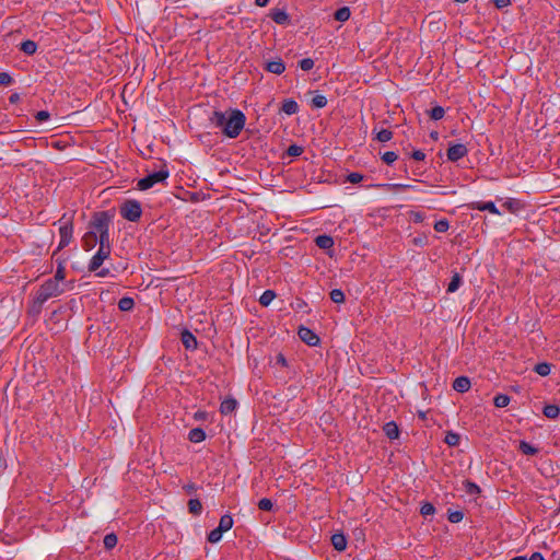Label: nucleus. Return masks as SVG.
Returning <instances> with one entry per match:
<instances>
[{"instance_id": "obj_1", "label": "nucleus", "mask_w": 560, "mask_h": 560, "mask_svg": "<svg viewBox=\"0 0 560 560\" xmlns=\"http://www.w3.org/2000/svg\"><path fill=\"white\" fill-rule=\"evenodd\" d=\"M211 125L221 129L222 133L231 139L238 137L246 121L244 113L240 109L226 112L214 110L209 117Z\"/></svg>"}, {"instance_id": "obj_2", "label": "nucleus", "mask_w": 560, "mask_h": 560, "mask_svg": "<svg viewBox=\"0 0 560 560\" xmlns=\"http://www.w3.org/2000/svg\"><path fill=\"white\" fill-rule=\"evenodd\" d=\"M63 292L65 289L62 284L57 283L55 280L47 279L36 291L33 302L30 305L28 313L34 316L38 315L42 312L43 305L46 301L51 298H57Z\"/></svg>"}, {"instance_id": "obj_3", "label": "nucleus", "mask_w": 560, "mask_h": 560, "mask_svg": "<svg viewBox=\"0 0 560 560\" xmlns=\"http://www.w3.org/2000/svg\"><path fill=\"white\" fill-rule=\"evenodd\" d=\"M113 215L107 211L95 212L91 220V226H94L97 236L98 248L110 252L109 224Z\"/></svg>"}, {"instance_id": "obj_4", "label": "nucleus", "mask_w": 560, "mask_h": 560, "mask_svg": "<svg viewBox=\"0 0 560 560\" xmlns=\"http://www.w3.org/2000/svg\"><path fill=\"white\" fill-rule=\"evenodd\" d=\"M120 215L130 222H138L142 215V207L138 200L128 199L119 208Z\"/></svg>"}, {"instance_id": "obj_5", "label": "nucleus", "mask_w": 560, "mask_h": 560, "mask_svg": "<svg viewBox=\"0 0 560 560\" xmlns=\"http://www.w3.org/2000/svg\"><path fill=\"white\" fill-rule=\"evenodd\" d=\"M170 176V172L167 167L164 165L158 172H153L145 177L138 180L137 187L140 190H148L152 188L155 184L165 182Z\"/></svg>"}, {"instance_id": "obj_6", "label": "nucleus", "mask_w": 560, "mask_h": 560, "mask_svg": "<svg viewBox=\"0 0 560 560\" xmlns=\"http://www.w3.org/2000/svg\"><path fill=\"white\" fill-rule=\"evenodd\" d=\"M59 234H60V242L58 245V249H62L63 247L68 246L70 242L72 241V234H73V223L72 218H68L66 214L61 217L59 220Z\"/></svg>"}, {"instance_id": "obj_7", "label": "nucleus", "mask_w": 560, "mask_h": 560, "mask_svg": "<svg viewBox=\"0 0 560 560\" xmlns=\"http://www.w3.org/2000/svg\"><path fill=\"white\" fill-rule=\"evenodd\" d=\"M298 335L300 339L305 342L307 346L316 347L319 345V337L308 327L300 326L298 330Z\"/></svg>"}, {"instance_id": "obj_8", "label": "nucleus", "mask_w": 560, "mask_h": 560, "mask_svg": "<svg viewBox=\"0 0 560 560\" xmlns=\"http://www.w3.org/2000/svg\"><path fill=\"white\" fill-rule=\"evenodd\" d=\"M467 154H468V149L466 148L465 144H462V143L451 144L450 148L447 149V153H446L447 159L451 162H457L460 159L465 158Z\"/></svg>"}, {"instance_id": "obj_9", "label": "nucleus", "mask_w": 560, "mask_h": 560, "mask_svg": "<svg viewBox=\"0 0 560 560\" xmlns=\"http://www.w3.org/2000/svg\"><path fill=\"white\" fill-rule=\"evenodd\" d=\"M110 255V252H106L103 248H98L96 254L92 257L89 264V271H97L105 259Z\"/></svg>"}, {"instance_id": "obj_10", "label": "nucleus", "mask_w": 560, "mask_h": 560, "mask_svg": "<svg viewBox=\"0 0 560 560\" xmlns=\"http://www.w3.org/2000/svg\"><path fill=\"white\" fill-rule=\"evenodd\" d=\"M82 246L85 250L93 249L97 244V236L94 226L90 225V230L82 237Z\"/></svg>"}, {"instance_id": "obj_11", "label": "nucleus", "mask_w": 560, "mask_h": 560, "mask_svg": "<svg viewBox=\"0 0 560 560\" xmlns=\"http://www.w3.org/2000/svg\"><path fill=\"white\" fill-rule=\"evenodd\" d=\"M269 16L272 19L275 23L280 25H285L290 22V16L283 9H272Z\"/></svg>"}, {"instance_id": "obj_12", "label": "nucleus", "mask_w": 560, "mask_h": 560, "mask_svg": "<svg viewBox=\"0 0 560 560\" xmlns=\"http://www.w3.org/2000/svg\"><path fill=\"white\" fill-rule=\"evenodd\" d=\"M471 209L480 210V211H489L493 214H501L499 209L495 207L494 202L492 201H477L471 203Z\"/></svg>"}, {"instance_id": "obj_13", "label": "nucleus", "mask_w": 560, "mask_h": 560, "mask_svg": "<svg viewBox=\"0 0 560 560\" xmlns=\"http://www.w3.org/2000/svg\"><path fill=\"white\" fill-rule=\"evenodd\" d=\"M180 340L187 350H195L197 348L196 337L187 329L183 330Z\"/></svg>"}, {"instance_id": "obj_14", "label": "nucleus", "mask_w": 560, "mask_h": 560, "mask_svg": "<svg viewBox=\"0 0 560 560\" xmlns=\"http://www.w3.org/2000/svg\"><path fill=\"white\" fill-rule=\"evenodd\" d=\"M470 385V380L467 376H458L453 382V388L458 393L467 392Z\"/></svg>"}, {"instance_id": "obj_15", "label": "nucleus", "mask_w": 560, "mask_h": 560, "mask_svg": "<svg viewBox=\"0 0 560 560\" xmlns=\"http://www.w3.org/2000/svg\"><path fill=\"white\" fill-rule=\"evenodd\" d=\"M265 69L275 74H282L285 70V65L281 59L267 62Z\"/></svg>"}, {"instance_id": "obj_16", "label": "nucleus", "mask_w": 560, "mask_h": 560, "mask_svg": "<svg viewBox=\"0 0 560 560\" xmlns=\"http://www.w3.org/2000/svg\"><path fill=\"white\" fill-rule=\"evenodd\" d=\"M383 431L389 440L399 438V429L395 421L386 422L383 427Z\"/></svg>"}, {"instance_id": "obj_17", "label": "nucleus", "mask_w": 560, "mask_h": 560, "mask_svg": "<svg viewBox=\"0 0 560 560\" xmlns=\"http://www.w3.org/2000/svg\"><path fill=\"white\" fill-rule=\"evenodd\" d=\"M237 407V401L233 397L225 398L220 405V412L222 415L232 413Z\"/></svg>"}, {"instance_id": "obj_18", "label": "nucleus", "mask_w": 560, "mask_h": 560, "mask_svg": "<svg viewBox=\"0 0 560 560\" xmlns=\"http://www.w3.org/2000/svg\"><path fill=\"white\" fill-rule=\"evenodd\" d=\"M331 545L337 551H343L347 548V538L342 533H337L331 536Z\"/></svg>"}, {"instance_id": "obj_19", "label": "nucleus", "mask_w": 560, "mask_h": 560, "mask_svg": "<svg viewBox=\"0 0 560 560\" xmlns=\"http://www.w3.org/2000/svg\"><path fill=\"white\" fill-rule=\"evenodd\" d=\"M281 110L291 116L299 112V104L293 98H285L282 103Z\"/></svg>"}, {"instance_id": "obj_20", "label": "nucleus", "mask_w": 560, "mask_h": 560, "mask_svg": "<svg viewBox=\"0 0 560 560\" xmlns=\"http://www.w3.org/2000/svg\"><path fill=\"white\" fill-rule=\"evenodd\" d=\"M315 244L322 249H330L334 246V238L329 235H318L315 238Z\"/></svg>"}, {"instance_id": "obj_21", "label": "nucleus", "mask_w": 560, "mask_h": 560, "mask_svg": "<svg viewBox=\"0 0 560 560\" xmlns=\"http://www.w3.org/2000/svg\"><path fill=\"white\" fill-rule=\"evenodd\" d=\"M188 440L192 443H200L206 440V432L201 428L191 429L188 433Z\"/></svg>"}, {"instance_id": "obj_22", "label": "nucleus", "mask_w": 560, "mask_h": 560, "mask_svg": "<svg viewBox=\"0 0 560 560\" xmlns=\"http://www.w3.org/2000/svg\"><path fill=\"white\" fill-rule=\"evenodd\" d=\"M502 207L511 212V213H517L522 209V202L517 199H508Z\"/></svg>"}, {"instance_id": "obj_23", "label": "nucleus", "mask_w": 560, "mask_h": 560, "mask_svg": "<svg viewBox=\"0 0 560 560\" xmlns=\"http://www.w3.org/2000/svg\"><path fill=\"white\" fill-rule=\"evenodd\" d=\"M20 49L24 54L32 56L37 50V44L34 40L27 39L21 43Z\"/></svg>"}, {"instance_id": "obj_24", "label": "nucleus", "mask_w": 560, "mask_h": 560, "mask_svg": "<svg viewBox=\"0 0 560 560\" xmlns=\"http://www.w3.org/2000/svg\"><path fill=\"white\" fill-rule=\"evenodd\" d=\"M542 413L545 417L549 419H556L560 415V408L557 405H546L542 409Z\"/></svg>"}, {"instance_id": "obj_25", "label": "nucleus", "mask_w": 560, "mask_h": 560, "mask_svg": "<svg viewBox=\"0 0 560 560\" xmlns=\"http://www.w3.org/2000/svg\"><path fill=\"white\" fill-rule=\"evenodd\" d=\"M444 442L451 447L457 446L460 442V435L456 432L447 431L444 438Z\"/></svg>"}, {"instance_id": "obj_26", "label": "nucleus", "mask_w": 560, "mask_h": 560, "mask_svg": "<svg viewBox=\"0 0 560 560\" xmlns=\"http://www.w3.org/2000/svg\"><path fill=\"white\" fill-rule=\"evenodd\" d=\"M135 301L132 298L124 296L118 301V308L122 312H129L133 308Z\"/></svg>"}, {"instance_id": "obj_27", "label": "nucleus", "mask_w": 560, "mask_h": 560, "mask_svg": "<svg viewBox=\"0 0 560 560\" xmlns=\"http://www.w3.org/2000/svg\"><path fill=\"white\" fill-rule=\"evenodd\" d=\"M462 284V276L458 272H454L452 279L447 285V292L454 293Z\"/></svg>"}, {"instance_id": "obj_28", "label": "nucleus", "mask_w": 560, "mask_h": 560, "mask_svg": "<svg viewBox=\"0 0 560 560\" xmlns=\"http://www.w3.org/2000/svg\"><path fill=\"white\" fill-rule=\"evenodd\" d=\"M233 523V517L230 514H224L220 518L218 528H221L225 533L232 528Z\"/></svg>"}, {"instance_id": "obj_29", "label": "nucleus", "mask_w": 560, "mask_h": 560, "mask_svg": "<svg viewBox=\"0 0 560 560\" xmlns=\"http://www.w3.org/2000/svg\"><path fill=\"white\" fill-rule=\"evenodd\" d=\"M518 450L524 454V455H536L538 453V448L537 447H534L533 445H530L528 442L526 441H521L520 442V445H518Z\"/></svg>"}, {"instance_id": "obj_30", "label": "nucleus", "mask_w": 560, "mask_h": 560, "mask_svg": "<svg viewBox=\"0 0 560 560\" xmlns=\"http://www.w3.org/2000/svg\"><path fill=\"white\" fill-rule=\"evenodd\" d=\"M350 15H351V12H350V9H349L348 7L339 8V9L335 12V14H334L335 19H336L337 21H339V22H346V21H348V20H349V18H350Z\"/></svg>"}, {"instance_id": "obj_31", "label": "nucleus", "mask_w": 560, "mask_h": 560, "mask_svg": "<svg viewBox=\"0 0 560 560\" xmlns=\"http://www.w3.org/2000/svg\"><path fill=\"white\" fill-rule=\"evenodd\" d=\"M188 511L194 515H199L202 511V504L199 499H190L188 501Z\"/></svg>"}, {"instance_id": "obj_32", "label": "nucleus", "mask_w": 560, "mask_h": 560, "mask_svg": "<svg viewBox=\"0 0 560 560\" xmlns=\"http://www.w3.org/2000/svg\"><path fill=\"white\" fill-rule=\"evenodd\" d=\"M534 371L540 376H547L551 372V365L547 362H541L535 365Z\"/></svg>"}, {"instance_id": "obj_33", "label": "nucleus", "mask_w": 560, "mask_h": 560, "mask_svg": "<svg viewBox=\"0 0 560 560\" xmlns=\"http://www.w3.org/2000/svg\"><path fill=\"white\" fill-rule=\"evenodd\" d=\"M311 105L314 108H324L327 105V98L322 94H316L311 100Z\"/></svg>"}, {"instance_id": "obj_34", "label": "nucleus", "mask_w": 560, "mask_h": 560, "mask_svg": "<svg viewBox=\"0 0 560 560\" xmlns=\"http://www.w3.org/2000/svg\"><path fill=\"white\" fill-rule=\"evenodd\" d=\"M276 298V293L272 290H266L259 298V303L262 306H268Z\"/></svg>"}, {"instance_id": "obj_35", "label": "nucleus", "mask_w": 560, "mask_h": 560, "mask_svg": "<svg viewBox=\"0 0 560 560\" xmlns=\"http://www.w3.org/2000/svg\"><path fill=\"white\" fill-rule=\"evenodd\" d=\"M510 397L505 394H498L494 398H493V404L495 407L498 408H503V407H506L509 404H510Z\"/></svg>"}, {"instance_id": "obj_36", "label": "nucleus", "mask_w": 560, "mask_h": 560, "mask_svg": "<svg viewBox=\"0 0 560 560\" xmlns=\"http://www.w3.org/2000/svg\"><path fill=\"white\" fill-rule=\"evenodd\" d=\"M223 533L221 528L217 527L208 534L207 539L211 544H217L221 540Z\"/></svg>"}, {"instance_id": "obj_37", "label": "nucleus", "mask_w": 560, "mask_h": 560, "mask_svg": "<svg viewBox=\"0 0 560 560\" xmlns=\"http://www.w3.org/2000/svg\"><path fill=\"white\" fill-rule=\"evenodd\" d=\"M117 541H118L117 536L114 533H110L104 537L103 542H104L105 549L110 550L117 545Z\"/></svg>"}, {"instance_id": "obj_38", "label": "nucleus", "mask_w": 560, "mask_h": 560, "mask_svg": "<svg viewBox=\"0 0 560 560\" xmlns=\"http://www.w3.org/2000/svg\"><path fill=\"white\" fill-rule=\"evenodd\" d=\"M329 296L334 303L340 304L345 302V293L340 289L331 290Z\"/></svg>"}, {"instance_id": "obj_39", "label": "nucleus", "mask_w": 560, "mask_h": 560, "mask_svg": "<svg viewBox=\"0 0 560 560\" xmlns=\"http://www.w3.org/2000/svg\"><path fill=\"white\" fill-rule=\"evenodd\" d=\"M66 278V269L62 264H59L57 267V270L55 272V276L52 278H49V280H55L57 283L61 284V282Z\"/></svg>"}, {"instance_id": "obj_40", "label": "nucleus", "mask_w": 560, "mask_h": 560, "mask_svg": "<svg viewBox=\"0 0 560 560\" xmlns=\"http://www.w3.org/2000/svg\"><path fill=\"white\" fill-rule=\"evenodd\" d=\"M429 115H430V118L433 119V120H440L444 117L445 115V110L442 106H434L430 112H429Z\"/></svg>"}, {"instance_id": "obj_41", "label": "nucleus", "mask_w": 560, "mask_h": 560, "mask_svg": "<svg viewBox=\"0 0 560 560\" xmlns=\"http://www.w3.org/2000/svg\"><path fill=\"white\" fill-rule=\"evenodd\" d=\"M392 138H393V131H390L389 129H382L378 132H376V139L380 142H387V141L392 140Z\"/></svg>"}, {"instance_id": "obj_42", "label": "nucleus", "mask_w": 560, "mask_h": 560, "mask_svg": "<svg viewBox=\"0 0 560 560\" xmlns=\"http://www.w3.org/2000/svg\"><path fill=\"white\" fill-rule=\"evenodd\" d=\"M463 518H464V513L459 510L448 512L447 520L451 523H459Z\"/></svg>"}, {"instance_id": "obj_43", "label": "nucleus", "mask_w": 560, "mask_h": 560, "mask_svg": "<svg viewBox=\"0 0 560 560\" xmlns=\"http://www.w3.org/2000/svg\"><path fill=\"white\" fill-rule=\"evenodd\" d=\"M381 159L384 163H386L387 165H390L398 159V155L394 151H387V152L383 153Z\"/></svg>"}, {"instance_id": "obj_44", "label": "nucleus", "mask_w": 560, "mask_h": 560, "mask_svg": "<svg viewBox=\"0 0 560 560\" xmlns=\"http://www.w3.org/2000/svg\"><path fill=\"white\" fill-rule=\"evenodd\" d=\"M303 152H304L303 147L298 145V144H291V145L287 149V154H288L289 156H300Z\"/></svg>"}, {"instance_id": "obj_45", "label": "nucleus", "mask_w": 560, "mask_h": 560, "mask_svg": "<svg viewBox=\"0 0 560 560\" xmlns=\"http://www.w3.org/2000/svg\"><path fill=\"white\" fill-rule=\"evenodd\" d=\"M273 508V503L268 498H262L258 501V509L261 511H271Z\"/></svg>"}, {"instance_id": "obj_46", "label": "nucleus", "mask_w": 560, "mask_h": 560, "mask_svg": "<svg viewBox=\"0 0 560 560\" xmlns=\"http://www.w3.org/2000/svg\"><path fill=\"white\" fill-rule=\"evenodd\" d=\"M448 228L450 223L446 219L439 220L434 224V230L440 233L446 232Z\"/></svg>"}, {"instance_id": "obj_47", "label": "nucleus", "mask_w": 560, "mask_h": 560, "mask_svg": "<svg viewBox=\"0 0 560 560\" xmlns=\"http://www.w3.org/2000/svg\"><path fill=\"white\" fill-rule=\"evenodd\" d=\"M420 513L423 516L433 515L435 513V508H434L433 504H431L429 502H425V503L422 504V506L420 509Z\"/></svg>"}, {"instance_id": "obj_48", "label": "nucleus", "mask_w": 560, "mask_h": 560, "mask_svg": "<svg viewBox=\"0 0 560 560\" xmlns=\"http://www.w3.org/2000/svg\"><path fill=\"white\" fill-rule=\"evenodd\" d=\"M299 67L303 71H310L314 67V60L312 58H304V59L299 61Z\"/></svg>"}, {"instance_id": "obj_49", "label": "nucleus", "mask_w": 560, "mask_h": 560, "mask_svg": "<svg viewBox=\"0 0 560 560\" xmlns=\"http://www.w3.org/2000/svg\"><path fill=\"white\" fill-rule=\"evenodd\" d=\"M363 178H364V176L361 173L353 172V173L348 174L346 182H349L351 184H358V183L362 182Z\"/></svg>"}, {"instance_id": "obj_50", "label": "nucleus", "mask_w": 560, "mask_h": 560, "mask_svg": "<svg viewBox=\"0 0 560 560\" xmlns=\"http://www.w3.org/2000/svg\"><path fill=\"white\" fill-rule=\"evenodd\" d=\"M13 82L12 77L8 72H0V85L7 86Z\"/></svg>"}, {"instance_id": "obj_51", "label": "nucleus", "mask_w": 560, "mask_h": 560, "mask_svg": "<svg viewBox=\"0 0 560 560\" xmlns=\"http://www.w3.org/2000/svg\"><path fill=\"white\" fill-rule=\"evenodd\" d=\"M50 117V114L47 110H39L36 113L35 118L38 122H44L48 120Z\"/></svg>"}, {"instance_id": "obj_52", "label": "nucleus", "mask_w": 560, "mask_h": 560, "mask_svg": "<svg viewBox=\"0 0 560 560\" xmlns=\"http://www.w3.org/2000/svg\"><path fill=\"white\" fill-rule=\"evenodd\" d=\"M497 9H503L511 4V0H492Z\"/></svg>"}, {"instance_id": "obj_53", "label": "nucleus", "mask_w": 560, "mask_h": 560, "mask_svg": "<svg viewBox=\"0 0 560 560\" xmlns=\"http://www.w3.org/2000/svg\"><path fill=\"white\" fill-rule=\"evenodd\" d=\"M467 492L470 493V494L479 493L480 492V488L476 483L468 481L467 482Z\"/></svg>"}, {"instance_id": "obj_54", "label": "nucleus", "mask_w": 560, "mask_h": 560, "mask_svg": "<svg viewBox=\"0 0 560 560\" xmlns=\"http://www.w3.org/2000/svg\"><path fill=\"white\" fill-rule=\"evenodd\" d=\"M411 158L416 161H423L425 159V153L421 150H415L411 153Z\"/></svg>"}, {"instance_id": "obj_55", "label": "nucleus", "mask_w": 560, "mask_h": 560, "mask_svg": "<svg viewBox=\"0 0 560 560\" xmlns=\"http://www.w3.org/2000/svg\"><path fill=\"white\" fill-rule=\"evenodd\" d=\"M186 493L191 494L195 493L198 489V487L195 483H188L183 487Z\"/></svg>"}, {"instance_id": "obj_56", "label": "nucleus", "mask_w": 560, "mask_h": 560, "mask_svg": "<svg viewBox=\"0 0 560 560\" xmlns=\"http://www.w3.org/2000/svg\"><path fill=\"white\" fill-rule=\"evenodd\" d=\"M525 560H546L540 552H533L529 558L525 556Z\"/></svg>"}, {"instance_id": "obj_57", "label": "nucleus", "mask_w": 560, "mask_h": 560, "mask_svg": "<svg viewBox=\"0 0 560 560\" xmlns=\"http://www.w3.org/2000/svg\"><path fill=\"white\" fill-rule=\"evenodd\" d=\"M276 360H277V363L278 364H281L283 366L287 365V360L284 358V355L282 353H279L277 357H276Z\"/></svg>"}, {"instance_id": "obj_58", "label": "nucleus", "mask_w": 560, "mask_h": 560, "mask_svg": "<svg viewBox=\"0 0 560 560\" xmlns=\"http://www.w3.org/2000/svg\"><path fill=\"white\" fill-rule=\"evenodd\" d=\"M196 420H206L207 412L206 411H197L194 416Z\"/></svg>"}, {"instance_id": "obj_59", "label": "nucleus", "mask_w": 560, "mask_h": 560, "mask_svg": "<svg viewBox=\"0 0 560 560\" xmlns=\"http://www.w3.org/2000/svg\"><path fill=\"white\" fill-rule=\"evenodd\" d=\"M108 275H109V269H106V268L96 271V276L101 277V278H105Z\"/></svg>"}, {"instance_id": "obj_60", "label": "nucleus", "mask_w": 560, "mask_h": 560, "mask_svg": "<svg viewBox=\"0 0 560 560\" xmlns=\"http://www.w3.org/2000/svg\"><path fill=\"white\" fill-rule=\"evenodd\" d=\"M390 186L394 189H408V188L412 187V186L406 185V184H394V185H390Z\"/></svg>"}, {"instance_id": "obj_61", "label": "nucleus", "mask_w": 560, "mask_h": 560, "mask_svg": "<svg viewBox=\"0 0 560 560\" xmlns=\"http://www.w3.org/2000/svg\"><path fill=\"white\" fill-rule=\"evenodd\" d=\"M9 101L11 104H15L20 101V95L18 93H14L9 97Z\"/></svg>"}, {"instance_id": "obj_62", "label": "nucleus", "mask_w": 560, "mask_h": 560, "mask_svg": "<svg viewBox=\"0 0 560 560\" xmlns=\"http://www.w3.org/2000/svg\"><path fill=\"white\" fill-rule=\"evenodd\" d=\"M269 2L270 0H255L257 7H266Z\"/></svg>"}, {"instance_id": "obj_63", "label": "nucleus", "mask_w": 560, "mask_h": 560, "mask_svg": "<svg viewBox=\"0 0 560 560\" xmlns=\"http://www.w3.org/2000/svg\"><path fill=\"white\" fill-rule=\"evenodd\" d=\"M430 137H431L433 140H438V138H439V132H438V131H432V132L430 133Z\"/></svg>"}, {"instance_id": "obj_64", "label": "nucleus", "mask_w": 560, "mask_h": 560, "mask_svg": "<svg viewBox=\"0 0 560 560\" xmlns=\"http://www.w3.org/2000/svg\"><path fill=\"white\" fill-rule=\"evenodd\" d=\"M510 560H525V556H516V557H513Z\"/></svg>"}]
</instances>
